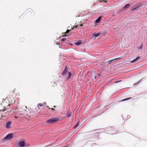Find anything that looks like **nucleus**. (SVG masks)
I'll return each mask as SVG.
<instances>
[{"label": "nucleus", "instance_id": "1", "mask_svg": "<svg viewBox=\"0 0 147 147\" xmlns=\"http://www.w3.org/2000/svg\"><path fill=\"white\" fill-rule=\"evenodd\" d=\"M61 120V119L58 117H52L49 119L47 120L46 122L49 124H52L55 122L60 121Z\"/></svg>", "mask_w": 147, "mask_h": 147}, {"label": "nucleus", "instance_id": "2", "mask_svg": "<svg viewBox=\"0 0 147 147\" xmlns=\"http://www.w3.org/2000/svg\"><path fill=\"white\" fill-rule=\"evenodd\" d=\"M9 112L6 109L1 110L0 111V119L1 117H5L9 115Z\"/></svg>", "mask_w": 147, "mask_h": 147}, {"label": "nucleus", "instance_id": "3", "mask_svg": "<svg viewBox=\"0 0 147 147\" xmlns=\"http://www.w3.org/2000/svg\"><path fill=\"white\" fill-rule=\"evenodd\" d=\"M1 105L4 108L10 106L6 98L3 100L1 103Z\"/></svg>", "mask_w": 147, "mask_h": 147}, {"label": "nucleus", "instance_id": "4", "mask_svg": "<svg viewBox=\"0 0 147 147\" xmlns=\"http://www.w3.org/2000/svg\"><path fill=\"white\" fill-rule=\"evenodd\" d=\"M6 99L9 103V105H13L15 103V100L13 98H7Z\"/></svg>", "mask_w": 147, "mask_h": 147}, {"label": "nucleus", "instance_id": "5", "mask_svg": "<svg viewBox=\"0 0 147 147\" xmlns=\"http://www.w3.org/2000/svg\"><path fill=\"white\" fill-rule=\"evenodd\" d=\"M13 137V134H10L7 135L5 137L3 138V139H4V140H9L12 138Z\"/></svg>", "mask_w": 147, "mask_h": 147}, {"label": "nucleus", "instance_id": "6", "mask_svg": "<svg viewBox=\"0 0 147 147\" xmlns=\"http://www.w3.org/2000/svg\"><path fill=\"white\" fill-rule=\"evenodd\" d=\"M12 124V122L9 121L7 123L6 126L7 128H9L11 127V125Z\"/></svg>", "mask_w": 147, "mask_h": 147}, {"label": "nucleus", "instance_id": "7", "mask_svg": "<svg viewBox=\"0 0 147 147\" xmlns=\"http://www.w3.org/2000/svg\"><path fill=\"white\" fill-rule=\"evenodd\" d=\"M71 116V113L69 110H67V111L66 115V116H67L68 117H70Z\"/></svg>", "mask_w": 147, "mask_h": 147}, {"label": "nucleus", "instance_id": "8", "mask_svg": "<svg viewBox=\"0 0 147 147\" xmlns=\"http://www.w3.org/2000/svg\"><path fill=\"white\" fill-rule=\"evenodd\" d=\"M101 34V32H99L97 33H95L93 35H92V36H94L95 37L94 38V39H95L96 37H98V36H99Z\"/></svg>", "mask_w": 147, "mask_h": 147}, {"label": "nucleus", "instance_id": "9", "mask_svg": "<svg viewBox=\"0 0 147 147\" xmlns=\"http://www.w3.org/2000/svg\"><path fill=\"white\" fill-rule=\"evenodd\" d=\"M141 58V57H137L135 59H134L132 61H130V62L131 63L133 62H135L137 61L138 59H140Z\"/></svg>", "mask_w": 147, "mask_h": 147}, {"label": "nucleus", "instance_id": "10", "mask_svg": "<svg viewBox=\"0 0 147 147\" xmlns=\"http://www.w3.org/2000/svg\"><path fill=\"white\" fill-rule=\"evenodd\" d=\"M121 59V57H119L117 58L114 59H113V60H110L109 61V63H112L113 61H115L116 60H119V59Z\"/></svg>", "mask_w": 147, "mask_h": 147}, {"label": "nucleus", "instance_id": "11", "mask_svg": "<svg viewBox=\"0 0 147 147\" xmlns=\"http://www.w3.org/2000/svg\"><path fill=\"white\" fill-rule=\"evenodd\" d=\"M19 144L20 147H23L25 146V143L24 141H22L19 142Z\"/></svg>", "mask_w": 147, "mask_h": 147}, {"label": "nucleus", "instance_id": "12", "mask_svg": "<svg viewBox=\"0 0 147 147\" xmlns=\"http://www.w3.org/2000/svg\"><path fill=\"white\" fill-rule=\"evenodd\" d=\"M67 66H66L64 70L63 71L62 73V75L63 76L65 74H66L67 72Z\"/></svg>", "mask_w": 147, "mask_h": 147}, {"label": "nucleus", "instance_id": "13", "mask_svg": "<svg viewBox=\"0 0 147 147\" xmlns=\"http://www.w3.org/2000/svg\"><path fill=\"white\" fill-rule=\"evenodd\" d=\"M101 17H99L95 21L96 23H98L99 22L101 19Z\"/></svg>", "mask_w": 147, "mask_h": 147}, {"label": "nucleus", "instance_id": "14", "mask_svg": "<svg viewBox=\"0 0 147 147\" xmlns=\"http://www.w3.org/2000/svg\"><path fill=\"white\" fill-rule=\"evenodd\" d=\"M45 103L44 104H42V103L38 104L37 105V107H42L44 105Z\"/></svg>", "mask_w": 147, "mask_h": 147}, {"label": "nucleus", "instance_id": "15", "mask_svg": "<svg viewBox=\"0 0 147 147\" xmlns=\"http://www.w3.org/2000/svg\"><path fill=\"white\" fill-rule=\"evenodd\" d=\"M68 76L67 78V79H69V78L70 77L71 75V74L70 72H68Z\"/></svg>", "mask_w": 147, "mask_h": 147}, {"label": "nucleus", "instance_id": "16", "mask_svg": "<svg viewBox=\"0 0 147 147\" xmlns=\"http://www.w3.org/2000/svg\"><path fill=\"white\" fill-rule=\"evenodd\" d=\"M129 6V4H126L124 7V9L126 8H128Z\"/></svg>", "mask_w": 147, "mask_h": 147}, {"label": "nucleus", "instance_id": "17", "mask_svg": "<svg viewBox=\"0 0 147 147\" xmlns=\"http://www.w3.org/2000/svg\"><path fill=\"white\" fill-rule=\"evenodd\" d=\"M71 30H67L66 32L65 33H64V34H65H65H67L70 31H71Z\"/></svg>", "mask_w": 147, "mask_h": 147}, {"label": "nucleus", "instance_id": "18", "mask_svg": "<svg viewBox=\"0 0 147 147\" xmlns=\"http://www.w3.org/2000/svg\"><path fill=\"white\" fill-rule=\"evenodd\" d=\"M131 98V97H130V98H125V99H124L123 100H121V101H124L129 100V99Z\"/></svg>", "mask_w": 147, "mask_h": 147}, {"label": "nucleus", "instance_id": "19", "mask_svg": "<svg viewBox=\"0 0 147 147\" xmlns=\"http://www.w3.org/2000/svg\"><path fill=\"white\" fill-rule=\"evenodd\" d=\"M80 44L81 42H78L75 43V44L77 45H80Z\"/></svg>", "mask_w": 147, "mask_h": 147}, {"label": "nucleus", "instance_id": "20", "mask_svg": "<svg viewBox=\"0 0 147 147\" xmlns=\"http://www.w3.org/2000/svg\"><path fill=\"white\" fill-rule=\"evenodd\" d=\"M66 40V39H65V38H63V39H62L61 40V41H65Z\"/></svg>", "mask_w": 147, "mask_h": 147}, {"label": "nucleus", "instance_id": "21", "mask_svg": "<svg viewBox=\"0 0 147 147\" xmlns=\"http://www.w3.org/2000/svg\"><path fill=\"white\" fill-rule=\"evenodd\" d=\"M78 27V26H76L75 27H74L73 28H71V30H72L74 29V27L77 28Z\"/></svg>", "mask_w": 147, "mask_h": 147}, {"label": "nucleus", "instance_id": "22", "mask_svg": "<svg viewBox=\"0 0 147 147\" xmlns=\"http://www.w3.org/2000/svg\"><path fill=\"white\" fill-rule=\"evenodd\" d=\"M142 45H141V46L140 47V49H142Z\"/></svg>", "mask_w": 147, "mask_h": 147}, {"label": "nucleus", "instance_id": "23", "mask_svg": "<svg viewBox=\"0 0 147 147\" xmlns=\"http://www.w3.org/2000/svg\"><path fill=\"white\" fill-rule=\"evenodd\" d=\"M78 124H76V125H75V126H74V127L75 128H76L77 127V126H78Z\"/></svg>", "mask_w": 147, "mask_h": 147}, {"label": "nucleus", "instance_id": "24", "mask_svg": "<svg viewBox=\"0 0 147 147\" xmlns=\"http://www.w3.org/2000/svg\"><path fill=\"white\" fill-rule=\"evenodd\" d=\"M120 81H117V82H115V83H117L119 82H120Z\"/></svg>", "mask_w": 147, "mask_h": 147}, {"label": "nucleus", "instance_id": "25", "mask_svg": "<svg viewBox=\"0 0 147 147\" xmlns=\"http://www.w3.org/2000/svg\"><path fill=\"white\" fill-rule=\"evenodd\" d=\"M51 110L53 111H54L55 110V109L53 108H52L51 109Z\"/></svg>", "mask_w": 147, "mask_h": 147}, {"label": "nucleus", "instance_id": "26", "mask_svg": "<svg viewBox=\"0 0 147 147\" xmlns=\"http://www.w3.org/2000/svg\"><path fill=\"white\" fill-rule=\"evenodd\" d=\"M83 26V24H80V26Z\"/></svg>", "mask_w": 147, "mask_h": 147}, {"label": "nucleus", "instance_id": "27", "mask_svg": "<svg viewBox=\"0 0 147 147\" xmlns=\"http://www.w3.org/2000/svg\"><path fill=\"white\" fill-rule=\"evenodd\" d=\"M98 76H100V75L99 74H98Z\"/></svg>", "mask_w": 147, "mask_h": 147}, {"label": "nucleus", "instance_id": "28", "mask_svg": "<svg viewBox=\"0 0 147 147\" xmlns=\"http://www.w3.org/2000/svg\"><path fill=\"white\" fill-rule=\"evenodd\" d=\"M94 78H95V79H96V76H94Z\"/></svg>", "mask_w": 147, "mask_h": 147}, {"label": "nucleus", "instance_id": "29", "mask_svg": "<svg viewBox=\"0 0 147 147\" xmlns=\"http://www.w3.org/2000/svg\"><path fill=\"white\" fill-rule=\"evenodd\" d=\"M25 108H26V109H27V107H26V106H25Z\"/></svg>", "mask_w": 147, "mask_h": 147}, {"label": "nucleus", "instance_id": "30", "mask_svg": "<svg viewBox=\"0 0 147 147\" xmlns=\"http://www.w3.org/2000/svg\"><path fill=\"white\" fill-rule=\"evenodd\" d=\"M54 107L55 108V106H54Z\"/></svg>", "mask_w": 147, "mask_h": 147}, {"label": "nucleus", "instance_id": "31", "mask_svg": "<svg viewBox=\"0 0 147 147\" xmlns=\"http://www.w3.org/2000/svg\"><path fill=\"white\" fill-rule=\"evenodd\" d=\"M15 117L16 118H17V117H16V116Z\"/></svg>", "mask_w": 147, "mask_h": 147}]
</instances>
